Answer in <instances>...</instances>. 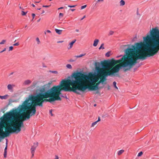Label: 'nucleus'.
Segmentation results:
<instances>
[{
	"instance_id": "obj_26",
	"label": "nucleus",
	"mask_w": 159,
	"mask_h": 159,
	"mask_svg": "<svg viewBox=\"0 0 159 159\" xmlns=\"http://www.w3.org/2000/svg\"><path fill=\"white\" fill-rule=\"evenodd\" d=\"M143 153L142 152H140L138 153V157H140L143 155Z\"/></svg>"
},
{
	"instance_id": "obj_8",
	"label": "nucleus",
	"mask_w": 159,
	"mask_h": 159,
	"mask_svg": "<svg viewBox=\"0 0 159 159\" xmlns=\"http://www.w3.org/2000/svg\"><path fill=\"white\" fill-rule=\"evenodd\" d=\"M9 97V95L8 94H6L2 96L0 95V98L2 100L7 99Z\"/></svg>"
},
{
	"instance_id": "obj_33",
	"label": "nucleus",
	"mask_w": 159,
	"mask_h": 159,
	"mask_svg": "<svg viewBox=\"0 0 159 159\" xmlns=\"http://www.w3.org/2000/svg\"><path fill=\"white\" fill-rule=\"evenodd\" d=\"M114 33V32L112 31H110L109 32V34L110 35H112Z\"/></svg>"
},
{
	"instance_id": "obj_13",
	"label": "nucleus",
	"mask_w": 159,
	"mask_h": 159,
	"mask_svg": "<svg viewBox=\"0 0 159 159\" xmlns=\"http://www.w3.org/2000/svg\"><path fill=\"white\" fill-rule=\"evenodd\" d=\"M55 31L56 33H57L58 34H61L62 30L56 29H55Z\"/></svg>"
},
{
	"instance_id": "obj_19",
	"label": "nucleus",
	"mask_w": 159,
	"mask_h": 159,
	"mask_svg": "<svg viewBox=\"0 0 159 159\" xmlns=\"http://www.w3.org/2000/svg\"><path fill=\"white\" fill-rule=\"evenodd\" d=\"M111 54V52L109 51L108 52L105 54V56L107 57H109Z\"/></svg>"
},
{
	"instance_id": "obj_6",
	"label": "nucleus",
	"mask_w": 159,
	"mask_h": 159,
	"mask_svg": "<svg viewBox=\"0 0 159 159\" xmlns=\"http://www.w3.org/2000/svg\"><path fill=\"white\" fill-rule=\"evenodd\" d=\"M38 145V142H36L34 143L33 145L32 146L31 150V152H34L35 151Z\"/></svg>"
},
{
	"instance_id": "obj_54",
	"label": "nucleus",
	"mask_w": 159,
	"mask_h": 159,
	"mask_svg": "<svg viewBox=\"0 0 159 159\" xmlns=\"http://www.w3.org/2000/svg\"><path fill=\"white\" fill-rule=\"evenodd\" d=\"M40 8H39V9L38 8V9L39 10H40Z\"/></svg>"
},
{
	"instance_id": "obj_48",
	"label": "nucleus",
	"mask_w": 159,
	"mask_h": 159,
	"mask_svg": "<svg viewBox=\"0 0 159 159\" xmlns=\"http://www.w3.org/2000/svg\"><path fill=\"white\" fill-rule=\"evenodd\" d=\"M40 20H41V19H40V18L39 19L37 20V22H39V21H40Z\"/></svg>"
},
{
	"instance_id": "obj_12",
	"label": "nucleus",
	"mask_w": 159,
	"mask_h": 159,
	"mask_svg": "<svg viewBox=\"0 0 159 159\" xmlns=\"http://www.w3.org/2000/svg\"><path fill=\"white\" fill-rule=\"evenodd\" d=\"M100 118L99 117L98 118V119L97 120L93 122L91 125V127H93L94 125H96L97 124V123L98 122L100 121Z\"/></svg>"
},
{
	"instance_id": "obj_5",
	"label": "nucleus",
	"mask_w": 159,
	"mask_h": 159,
	"mask_svg": "<svg viewBox=\"0 0 159 159\" xmlns=\"http://www.w3.org/2000/svg\"><path fill=\"white\" fill-rule=\"evenodd\" d=\"M123 57H122L120 60H112L109 61V62L111 65V68L112 67L115 65L116 64L119 63L120 62L122 61L123 60Z\"/></svg>"
},
{
	"instance_id": "obj_24",
	"label": "nucleus",
	"mask_w": 159,
	"mask_h": 159,
	"mask_svg": "<svg viewBox=\"0 0 159 159\" xmlns=\"http://www.w3.org/2000/svg\"><path fill=\"white\" fill-rule=\"evenodd\" d=\"M85 55V54H81L79 55H78V56H76V57H77V58H79V57H81L83 56H84V55Z\"/></svg>"
},
{
	"instance_id": "obj_37",
	"label": "nucleus",
	"mask_w": 159,
	"mask_h": 159,
	"mask_svg": "<svg viewBox=\"0 0 159 159\" xmlns=\"http://www.w3.org/2000/svg\"><path fill=\"white\" fill-rule=\"evenodd\" d=\"M32 15V16L33 17V19H32V20H33V19H34V17L35 16V15L34 13H33Z\"/></svg>"
},
{
	"instance_id": "obj_51",
	"label": "nucleus",
	"mask_w": 159,
	"mask_h": 159,
	"mask_svg": "<svg viewBox=\"0 0 159 159\" xmlns=\"http://www.w3.org/2000/svg\"><path fill=\"white\" fill-rule=\"evenodd\" d=\"M44 13V11H43H43L42 14L43 13Z\"/></svg>"
},
{
	"instance_id": "obj_4",
	"label": "nucleus",
	"mask_w": 159,
	"mask_h": 159,
	"mask_svg": "<svg viewBox=\"0 0 159 159\" xmlns=\"http://www.w3.org/2000/svg\"><path fill=\"white\" fill-rule=\"evenodd\" d=\"M102 69H103L105 70H109L111 68V66L109 61L103 63L102 64Z\"/></svg>"
},
{
	"instance_id": "obj_34",
	"label": "nucleus",
	"mask_w": 159,
	"mask_h": 159,
	"mask_svg": "<svg viewBox=\"0 0 159 159\" xmlns=\"http://www.w3.org/2000/svg\"><path fill=\"white\" fill-rule=\"evenodd\" d=\"M49 113L51 115V116H52L53 115L52 113V110H49Z\"/></svg>"
},
{
	"instance_id": "obj_7",
	"label": "nucleus",
	"mask_w": 159,
	"mask_h": 159,
	"mask_svg": "<svg viewBox=\"0 0 159 159\" xmlns=\"http://www.w3.org/2000/svg\"><path fill=\"white\" fill-rule=\"evenodd\" d=\"M15 87L14 84H9L7 86L8 89L10 92H12L13 91V88Z\"/></svg>"
},
{
	"instance_id": "obj_20",
	"label": "nucleus",
	"mask_w": 159,
	"mask_h": 159,
	"mask_svg": "<svg viewBox=\"0 0 159 159\" xmlns=\"http://www.w3.org/2000/svg\"><path fill=\"white\" fill-rule=\"evenodd\" d=\"M36 41L37 42V43L38 44H39L40 43V40L38 38H37L36 39Z\"/></svg>"
},
{
	"instance_id": "obj_36",
	"label": "nucleus",
	"mask_w": 159,
	"mask_h": 159,
	"mask_svg": "<svg viewBox=\"0 0 159 159\" xmlns=\"http://www.w3.org/2000/svg\"><path fill=\"white\" fill-rule=\"evenodd\" d=\"M19 43L18 42L16 43L13 44V46H18L19 45Z\"/></svg>"
},
{
	"instance_id": "obj_44",
	"label": "nucleus",
	"mask_w": 159,
	"mask_h": 159,
	"mask_svg": "<svg viewBox=\"0 0 159 159\" xmlns=\"http://www.w3.org/2000/svg\"><path fill=\"white\" fill-rule=\"evenodd\" d=\"M75 10V9H71L70 10L72 11H74Z\"/></svg>"
},
{
	"instance_id": "obj_45",
	"label": "nucleus",
	"mask_w": 159,
	"mask_h": 159,
	"mask_svg": "<svg viewBox=\"0 0 159 159\" xmlns=\"http://www.w3.org/2000/svg\"><path fill=\"white\" fill-rule=\"evenodd\" d=\"M100 1H101L102 2L103 1V0H98V2H99Z\"/></svg>"
},
{
	"instance_id": "obj_16",
	"label": "nucleus",
	"mask_w": 159,
	"mask_h": 159,
	"mask_svg": "<svg viewBox=\"0 0 159 159\" xmlns=\"http://www.w3.org/2000/svg\"><path fill=\"white\" fill-rule=\"evenodd\" d=\"M125 4V1L123 0H121L120 2V6H123Z\"/></svg>"
},
{
	"instance_id": "obj_32",
	"label": "nucleus",
	"mask_w": 159,
	"mask_h": 159,
	"mask_svg": "<svg viewBox=\"0 0 159 159\" xmlns=\"http://www.w3.org/2000/svg\"><path fill=\"white\" fill-rule=\"evenodd\" d=\"M13 46H10L9 47V51H11L13 49Z\"/></svg>"
},
{
	"instance_id": "obj_31",
	"label": "nucleus",
	"mask_w": 159,
	"mask_h": 159,
	"mask_svg": "<svg viewBox=\"0 0 159 159\" xmlns=\"http://www.w3.org/2000/svg\"><path fill=\"white\" fill-rule=\"evenodd\" d=\"M27 12H25L23 11H22L21 14L22 16H24L26 14Z\"/></svg>"
},
{
	"instance_id": "obj_53",
	"label": "nucleus",
	"mask_w": 159,
	"mask_h": 159,
	"mask_svg": "<svg viewBox=\"0 0 159 159\" xmlns=\"http://www.w3.org/2000/svg\"><path fill=\"white\" fill-rule=\"evenodd\" d=\"M94 106H96V104H94Z\"/></svg>"
},
{
	"instance_id": "obj_50",
	"label": "nucleus",
	"mask_w": 159,
	"mask_h": 159,
	"mask_svg": "<svg viewBox=\"0 0 159 159\" xmlns=\"http://www.w3.org/2000/svg\"><path fill=\"white\" fill-rule=\"evenodd\" d=\"M40 2V1H37V2H36V3H39Z\"/></svg>"
},
{
	"instance_id": "obj_55",
	"label": "nucleus",
	"mask_w": 159,
	"mask_h": 159,
	"mask_svg": "<svg viewBox=\"0 0 159 159\" xmlns=\"http://www.w3.org/2000/svg\"><path fill=\"white\" fill-rule=\"evenodd\" d=\"M12 74H13V73H11V75Z\"/></svg>"
},
{
	"instance_id": "obj_30",
	"label": "nucleus",
	"mask_w": 159,
	"mask_h": 159,
	"mask_svg": "<svg viewBox=\"0 0 159 159\" xmlns=\"http://www.w3.org/2000/svg\"><path fill=\"white\" fill-rule=\"evenodd\" d=\"M50 72L52 73H54L56 74H57L58 73V72L56 71H51Z\"/></svg>"
},
{
	"instance_id": "obj_39",
	"label": "nucleus",
	"mask_w": 159,
	"mask_h": 159,
	"mask_svg": "<svg viewBox=\"0 0 159 159\" xmlns=\"http://www.w3.org/2000/svg\"><path fill=\"white\" fill-rule=\"evenodd\" d=\"M34 152H31V154H32V157H33L34 156Z\"/></svg>"
},
{
	"instance_id": "obj_18",
	"label": "nucleus",
	"mask_w": 159,
	"mask_h": 159,
	"mask_svg": "<svg viewBox=\"0 0 159 159\" xmlns=\"http://www.w3.org/2000/svg\"><path fill=\"white\" fill-rule=\"evenodd\" d=\"M6 41V40L3 39L0 42V44H3L5 43Z\"/></svg>"
},
{
	"instance_id": "obj_40",
	"label": "nucleus",
	"mask_w": 159,
	"mask_h": 159,
	"mask_svg": "<svg viewBox=\"0 0 159 159\" xmlns=\"http://www.w3.org/2000/svg\"><path fill=\"white\" fill-rule=\"evenodd\" d=\"M63 41H58L57 42V43H61L63 42Z\"/></svg>"
},
{
	"instance_id": "obj_10",
	"label": "nucleus",
	"mask_w": 159,
	"mask_h": 159,
	"mask_svg": "<svg viewBox=\"0 0 159 159\" xmlns=\"http://www.w3.org/2000/svg\"><path fill=\"white\" fill-rule=\"evenodd\" d=\"M31 83V81L29 80H25L23 83L24 85H27L30 84Z\"/></svg>"
},
{
	"instance_id": "obj_41",
	"label": "nucleus",
	"mask_w": 159,
	"mask_h": 159,
	"mask_svg": "<svg viewBox=\"0 0 159 159\" xmlns=\"http://www.w3.org/2000/svg\"><path fill=\"white\" fill-rule=\"evenodd\" d=\"M49 6H47V5L45 6V5H43V7H49Z\"/></svg>"
},
{
	"instance_id": "obj_3",
	"label": "nucleus",
	"mask_w": 159,
	"mask_h": 159,
	"mask_svg": "<svg viewBox=\"0 0 159 159\" xmlns=\"http://www.w3.org/2000/svg\"><path fill=\"white\" fill-rule=\"evenodd\" d=\"M93 73H89L87 74H84L80 72L74 73L72 74L74 80L64 79L62 80L64 84L63 90L65 91H72L78 94H80L81 92H83L89 88L91 90H96L103 88L106 83L105 79L100 77L99 81L92 85H89L87 84L83 83L84 80H82L81 76L83 75H88L89 74Z\"/></svg>"
},
{
	"instance_id": "obj_15",
	"label": "nucleus",
	"mask_w": 159,
	"mask_h": 159,
	"mask_svg": "<svg viewBox=\"0 0 159 159\" xmlns=\"http://www.w3.org/2000/svg\"><path fill=\"white\" fill-rule=\"evenodd\" d=\"M124 152V150H121L118 151L117 154L118 155H120Z\"/></svg>"
},
{
	"instance_id": "obj_35",
	"label": "nucleus",
	"mask_w": 159,
	"mask_h": 159,
	"mask_svg": "<svg viewBox=\"0 0 159 159\" xmlns=\"http://www.w3.org/2000/svg\"><path fill=\"white\" fill-rule=\"evenodd\" d=\"M76 6V5H73V6H71V5H68V7H70V8H72V7H75V6Z\"/></svg>"
},
{
	"instance_id": "obj_29",
	"label": "nucleus",
	"mask_w": 159,
	"mask_h": 159,
	"mask_svg": "<svg viewBox=\"0 0 159 159\" xmlns=\"http://www.w3.org/2000/svg\"><path fill=\"white\" fill-rule=\"evenodd\" d=\"M87 7V5H86L83 6L81 7V9H84V8H85V7Z\"/></svg>"
},
{
	"instance_id": "obj_11",
	"label": "nucleus",
	"mask_w": 159,
	"mask_h": 159,
	"mask_svg": "<svg viewBox=\"0 0 159 159\" xmlns=\"http://www.w3.org/2000/svg\"><path fill=\"white\" fill-rule=\"evenodd\" d=\"M99 40L98 39H96L94 40L93 42V45L94 47H96L99 43Z\"/></svg>"
},
{
	"instance_id": "obj_52",
	"label": "nucleus",
	"mask_w": 159,
	"mask_h": 159,
	"mask_svg": "<svg viewBox=\"0 0 159 159\" xmlns=\"http://www.w3.org/2000/svg\"><path fill=\"white\" fill-rule=\"evenodd\" d=\"M4 138H0V140L2 139H4Z\"/></svg>"
},
{
	"instance_id": "obj_47",
	"label": "nucleus",
	"mask_w": 159,
	"mask_h": 159,
	"mask_svg": "<svg viewBox=\"0 0 159 159\" xmlns=\"http://www.w3.org/2000/svg\"><path fill=\"white\" fill-rule=\"evenodd\" d=\"M63 7H61L60 8H58V9L59 10V9H63Z\"/></svg>"
},
{
	"instance_id": "obj_42",
	"label": "nucleus",
	"mask_w": 159,
	"mask_h": 159,
	"mask_svg": "<svg viewBox=\"0 0 159 159\" xmlns=\"http://www.w3.org/2000/svg\"><path fill=\"white\" fill-rule=\"evenodd\" d=\"M6 50V48H5L3 50H2V51H1L0 52L1 53H2V52H3L5 51Z\"/></svg>"
},
{
	"instance_id": "obj_14",
	"label": "nucleus",
	"mask_w": 159,
	"mask_h": 159,
	"mask_svg": "<svg viewBox=\"0 0 159 159\" xmlns=\"http://www.w3.org/2000/svg\"><path fill=\"white\" fill-rule=\"evenodd\" d=\"M52 81H50L49 82H48V84H45L44 85V87H48V88H49V87L50 86V85L52 84Z\"/></svg>"
},
{
	"instance_id": "obj_25",
	"label": "nucleus",
	"mask_w": 159,
	"mask_h": 159,
	"mask_svg": "<svg viewBox=\"0 0 159 159\" xmlns=\"http://www.w3.org/2000/svg\"><path fill=\"white\" fill-rule=\"evenodd\" d=\"M4 158L7 157V151H4Z\"/></svg>"
},
{
	"instance_id": "obj_46",
	"label": "nucleus",
	"mask_w": 159,
	"mask_h": 159,
	"mask_svg": "<svg viewBox=\"0 0 159 159\" xmlns=\"http://www.w3.org/2000/svg\"><path fill=\"white\" fill-rule=\"evenodd\" d=\"M75 31L76 32H78L79 31V30H78V29H76L75 30Z\"/></svg>"
},
{
	"instance_id": "obj_22",
	"label": "nucleus",
	"mask_w": 159,
	"mask_h": 159,
	"mask_svg": "<svg viewBox=\"0 0 159 159\" xmlns=\"http://www.w3.org/2000/svg\"><path fill=\"white\" fill-rule=\"evenodd\" d=\"M116 83L115 81H114L113 82V85L114 86V87L116 89H118L117 87L116 86Z\"/></svg>"
},
{
	"instance_id": "obj_27",
	"label": "nucleus",
	"mask_w": 159,
	"mask_h": 159,
	"mask_svg": "<svg viewBox=\"0 0 159 159\" xmlns=\"http://www.w3.org/2000/svg\"><path fill=\"white\" fill-rule=\"evenodd\" d=\"M63 14L62 13H60L59 14V17L60 18L63 17Z\"/></svg>"
},
{
	"instance_id": "obj_17",
	"label": "nucleus",
	"mask_w": 159,
	"mask_h": 159,
	"mask_svg": "<svg viewBox=\"0 0 159 159\" xmlns=\"http://www.w3.org/2000/svg\"><path fill=\"white\" fill-rule=\"evenodd\" d=\"M66 67L69 69H71L72 68V66L70 64H68L66 65Z\"/></svg>"
},
{
	"instance_id": "obj_49",
	"label": "nucleus",
	"mask_w": 159,
	"mask_h": 159,
	"mask_svg": "<svg viewBox=\"0 0 159 159\" xmlns=\"http://www.w3.org/2000/svg\"><path fill=\"white\" fill-rule=\"evenodd\" d=\"M31 5H32L33 7H35V5H34V4H32Z\"/></svg>"
},
{
	"instance_id": "obj_1",
	"label": "nucleus",
	"mask_w": 159,
	"mask_h": 159,
	"mask_svg": "<svg viewBox=\"0 0 159 159\" xmlns=\"http://www.w3.org/2000/svg\"><path fill=\"white\" fill-rule=\"evenodd\" d=\"M62 80L59 84L54 86L48 90L41 89L36 95H30L20 105L18 112L14 111L7 113L0 119V138H5L13 133L20 131L23 126V121L29 119L36 113V107L42 106L44 102L52 103L61 100V91L63 90Z\"/></svg>"
},
{
	"instance_id": "obj_23",
	"label": "nucleus",
	"mask_w": 159,
	"mask_h": 159,
	"mask_svg": "<svg viewBox=\"0 0 159 159\" xmlns=\"http://www.w3.org/2000/svg\"><path fill=\"white\" fill-rule=\"evenodd\" d=\"M6 147H5V148L4 149V151H7V141L6 143Z\"/></svg>"
},
{
	"instance_id": "obj_28",
	"label": "nucleus",
	"mask_w": 159,
	"mask_h": 159,
	"mask_svg": "<svg viewBox=\"0 0 159 159\" xmlns=\"http://www.w3.org/2000/svg\"><path fill=\"white\" fill-rule=\"evenodd\" d=\"M46 32L50 33H51V31L50 30H48L46 31H44L45 34H46Z\"/></svg>"
},
{
	"instance_id": "obj_2",
	"label": "nucleus",
	"mask_w": 159,
	"mask_h": 159,
	"mask_svg": "<svg viewBox=\"0 0 159 159\" xmlns=\"http://www.w3.org/2000/svg\"><path fill=\"white\" fill-rule=\"evenodd\" d=\"M143 42L136 43L131 48L125 50L127 56L123 61L112 68L110 71H106L103 69L96 66V74H89L88 75H81L83 83L89 85L95 84L102 76L105 79L108 76H116L122 67L124 68L125 71L130 69L137 63L138 59H145L147 57L152 56L159 50V30L156 28H152L146 35L143 37Z\"/></svg>"
},
{
	"instance_id": "obj_21",
	"label": "nucleus",
	"mask_w": 159,
	"mask_h": 159,
	"mask_svg": "<svg viewBox=\"0 0 159 159\" xmlns=\"http://www.w3.org/2000/svg\"><path fill=\"white\" fill-rule=\"evenodd\" d=\"M104 44L103 43H102L101 46H100V47L99 48V49H104Z\"/></svg>"
},
{
	"instance_id": "obj_43",
	"label": "nucleus",
	"mask_w": 159,
	"mask_h": 159,
	"mask_svg": "<svg viewBox=\"0 0 159 159\" xmlns=\"http://www.w3.org/2000/svg\"><path fill=\"white\" fill-rule=\"evenodd\" d=\"M85 16H84V17L81 19V20H83L84 18H85Z\"/></svg>"
},
{
	"instance_id": "obj_9",
	"label": "nucleus",
	"mask_w": 159,
	"mask_h": 159,
	"mask_svg": "<svg viewBox=\"0 0 159 159\" xmlns=\"http://www.w3.org/2000/svg\"><path fill=\"white\" fill-rule=\"evenodd\" d=\"M76 41V40L74 39L69 43V47L68 48V49H70L72 48L74 43H75Z\"/></svg>"
},
{
	"instance_id": "obj_38",
	"label": "nucleus",
	"mask_w": 159,
	"mask_h": 159,
	"mask_svg": "<svg viewBox=\"0 0 159 159\" xmlns=\"http://www.w3.org/2000/svg\"><path fill=\"white\" fill-rule=\"evenodd\" d=\"M54 159H59V157L57 155H56L55 156V157Z\"/></svg>"
}]
</instances>
